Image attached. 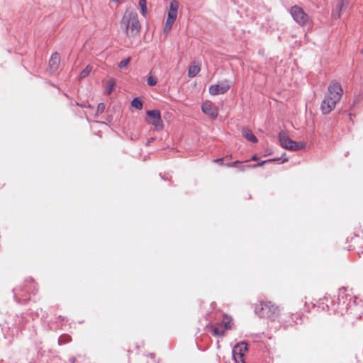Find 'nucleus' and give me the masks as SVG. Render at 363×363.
Listing matches in <instances>:
<instances>
[{
	"label": "nucleus",
	"instance_id": "e433bc0d",
	"mask_svg": "<svg viewBox=\"0 0 363 363\" xmlns=\"http://www.w3.org/2000/svg\"><path fill=\"white\" fill-rule=\"evenodd\" d=\"M245 167H244V166H243V167H242L240 168V169L242 171V170H244V169H245Z\"/></svg>",
	"mask_w": 363,
	"mask_h": 363
},
{
	"label": "nucleus",
	"instance_id": "58836bf2",
	"mask_svg": "<svg viewBox=\"0 0 363 363\" xmlns=\"http://www.w3.org/2000/svg\"><path fill=\"white\" fill-rule=\"evenodd\" d=\"M59 318H62V320H64L61 315H59Z\"/></svg>",
	"mask_w": 363,
	"mask_h": 363
},
{
	"label": "nucleus",
	"instance_id": "393cba45",
	"mask_svg": "<svg viewBox=\"0 0 363 363\" xmlns=\"http://www.w3.org/2000/svg\"><path fill=\"white\" fill-rule=\"evenodd\" d=\"M281 159V157H277V158H272V159H269L267 160H263L260 162H258L257 164H254L253 167H256L262 166L264 164L267 163V162H274V161H279Z\"/></svg>",
	"mask_w": 363,
	"mask_h": 363
},
{
	"label": "nucleus",
	"instance_id": "20e7f679",
	"mask_svg": "<svg viewBox=\"0 0 363 363\" xmlns=\"http://www.w3.org/2000/svg\"><path fill=\"white\" fill-rule=\"evenodd\" d=\"M121 27L124 28L128 37L133 38L140 30V23L138 15L133 12L125 13L121 22Z\"/></svg>",
	"mask_w": 363,
	"mask_h": 363
},
{
	"label": "nucleus",
	"instance_id": "b1692460",
	"mask_svg": "<svg viewBox=\"0 0 363 363\" xmlns=\"http://www.w3.org/2000/svg\"><path fill=\"white\" fill-rule=\"evenodd\" d=\"M147 83L148 86H154L157 83V79L155 77L151 75V72L150 73L149 76L147 77Z\"/></svg>",
	"mask_w": 363,
	"mask_h": 363
},
{
	"label": "nucleus",
	"instance_id": "9b49d317",
	"mask_svg": "<svg viewBox=\"0 0 363 363\" xmlns=\"http://www.w3.org/2000/svg\"><path fill=\"white\" fill-rule=\"evenodd\" d=\"M30 315L27 313H22L17 315L15 318V325L18 329H20L21 332L26 330L27 328L33 327V324L30 323Z\"/></svg>",
	"mask_w": 363,
	"mask_h": 363
},
{
	"label": "nucleus",
	"instance_id": "7ed1b4c3",
	"mask_svg": "<svg viewBox=\"0 0 363 363\" xmlns=\"http://www.w3.org/2000/svg\"><path fill=\"white\" fill-rule=\"evenodd\" d=\"M37 291L36 284L32 279L26 280L23 286H18L13 289V297L18 303L24 304L30 300L29 293H35Z\"/></svg>",
	"mask_w": 363,
	"mask_h": 363
},
{
	"label": "nucleus",
	"instance_id": "f03ea898",
	"mask_svg": "<svg viewBox=\"0 0 363 363\" xmlns=\"http://www.w3.org/2000/svg\"><path fill=\"white\" fill-rule=\"evenodd\" d=\"M355 297L346 289L343 288L339 290L337 301L332 305V310L334 312L343 314L349 311L355 303Z\"/></svg>",
	"mask_w": 363,
	"mask_h": 363
},
{
	"label": "nucleus",
	"instance_id": "f8f14e48",
	"mask_svg": "<svg viewBox=\"0 0 363 363\" xmlns=\"http://www.w3.org/2000/svg\"><path fill=\"white\" fill-rule=\"evenodd\" d=\"M230 88V84L228 81L225 80L220 84L211 85L209 87V93L211 95L223 94L226 93Z\"/></svg>",
	"mask_w": 363,
	"mask_h": 363
},
{
	"label": "nucleus",
	"instance_id": "2eb2a0df",
	"mask_svg": "<svg viewBox=\"0 0 363 363\" xmlns=\"http://www.w3.org/2000/svg\"><path fill=\"white\" fill-rule=\"evenodd\" d=\"M347 0H338L335 10L333 12V16L334 18H340L341 16L342 10L343 9H345V7H347Z\"/></svg>",
	"mask_w": 363,
	"mask_h": 363
},
{
	"label": "nucleus",
	"instance_id": "bb28decb",
	"mask_svg": "<svg viewBox=\"0 0 363 363\" xmlns=\"http://www.w3.org/2000/svg\"><path fill=\"white\" fill-rule=\"evenodd\" d=\"M172 25L173 23L167 21L164 27V32H169L172 29Z\"/></svg>",
	"mask_w": 363,
	"mask_h": 363
},
{
	"label": "nucleus",
	"instance_id": "9d476101",
	"mask_svg": "<svg viewBox=\"0 0 363 363\" xmlns=\"http://www.w3.org/2000/svg\"><path fill=\"white\" fill-rule=\"evenodd\" d=\"M148 118L147 121L148 123L154 125L157 129H161L163 126L162 121L161 118V113L157 109L150 110L147 111Z\"/></svg>",
	"mask_w": 363,
	"mask_h": 363
},
{
	"label": "nucleus",
	"instance_id": "72a5a7b5",
	"mask_svg": "<svg viewBox=\"0 0 363 363\" xmlns=\"http://www.w3.org/2000/svg\"><path fill=\"white\" fill-rule=\"evenodd\" d=\"M251 160H253V161H255V160H257V156H256V155H254V156H252V159H251Z\"/></svg>",
	"mask_w": 363,
	"mask_h": 363
},
{
	"label": "nucleus",
	"instance_id": "c9c22d12",
	"mask_svg": "<svg viewBox=\"0 0 363 363\" xmlns=\"http://www.w3.org/2000/svg\"><path fill=\"white\" fill-rule=\"evenodd\" d=\"M326 307H327V308H328V309H329V308H330V306H329V305H328V303H326Z\"/></svg>",
	"mask_w": 363,
	"mask_h": 363
},
{
	"label": "nucleus",
	"instance_id": "5701e85b",
	"mask_svg": "<svg viewBox=\"0 0 363 363\" xmlns=\"http://www.w3.org/2000/svg\"><path fill=\"white\" fill-rule=\"evenodd\" d=\"M72 340V338L68 335H62L58 339V344L62 345L67 342H69Z\"/></svg>",
	"mask_w": 363,
	"mask_h": 363
},
{
	"label": "nucleus",
	"instance_id": "1a4fd4ad",
	"mask_svg": "<svg viewBox=\"0 0 363 363\" xmlns=\"http://www.w3.org/2000/svg\"><path fill=\"white\" fill-rule=\"evenodd\" d=\"M230 320L227 315H224V319L221 323L211 325L212 333L217 337H221L224 335L225 330L230 329Z\"/></svg>",
	"mask_w": 363,
	"mask_h": 363
},
{
	"label": "nucleus",
	"instance_id": "423d86ee",
	"mask_svg": "<svg viewBox=\"0 0 363 363\" xmlns=\"http://www.w3.org/2000/svg\"><path fill=\"white\" fill-rule=\"evenodd\" d=\"M260 306V310L257 313L261 317L269 318L272 320H274L278 317L279 310L278 307L271 302H262Z\"/></svg>",
	"mask_w": 363,
	"mask_h": 363
},
{
	"label": "nucleus",
	"instance_id": "6ab92c4d",
	"mask_svg": "<svg viewBox=\"0 0 363 363\" xmlns=\"http://www.w3.org/2000/svg\"><path fill=\"white\" fill-rule=\"evenodd\" d=\"M115 86V81L113 79H108L105 85L106 92L108 95L111 94Z\"/></svg>",
	"mask_w": 363,
	"mask_h": 363
},
{
	"label": "nucleus",
	"instance_id": "a211bd4d",
	"mask_svg": "<svg viewBox=\"0 0 363 363\" xmlns=\"http://www.w3.org/2000/svg\"><path fill=\"white\" fill-rule=\"evenodd\" d=\"M200 72V67L197 65L192 64L189 65L188 70V76L190 78L196 77Z\"/></svg>",
	"mask_w": 363,
	"mask_h": 363
},
{
	"label": "nucleus",
	"instance_id": "f3484780",
	"mask_svg": "<svg viewBox=\"0 0 363 363\" xmlns=\"http://www.w3.org/2000/svg\"><path fill=\"white\" fill-rule=\"evenodd\" d=\"M242 135L249 141L252 143H257V137L252 133V132L247 129L245 128L242 130Z\"/></svg>",
	"mask_w": 363,
	"mask_h": 363
},
{
	"label": "nucleus",
	"instance_id": "f257e3e1",
	"mask_svg": "<svg viewBox=\"0 0 363 363\" xmlns=\"http://www.w3.org/2000/svg\"><path fill=\"white\" fill-rule=\"evenodd\" d=\"M328 94L325 95L320 105V109L323 114L330 113L340 101L342 95L341 85L336 82H332L328 88Z\"/></svg>",
	"mask_w": 363,
	"mask_h": 363
},
{
	"label": "nucleus",
	"instance_id": "f704fd0d",
	"mask_svg": "<svg viewBox=\"0 0 363 363\" xmlns=\"http://www.w3.org/2000/svg\"><path fill=\"white\" fill-rule=\"evenodd\" d=\"M287 160H288V159L286 157L283 158L281 163H284V162H286Z\"/></svg>",
	"mask_w": 363,
	"mask_h": 363
},
{
	"label": "nucleus",
	"instance_id": "4468645a",
	"mask_svg": "<svg viewBox=\"0 0 363 363\" xmlns=\"http://www.w3.org/2000/svg\"><path fill=\"white\" fill-rule=\"evenodd\" d=\"M60 62V56L58 53L55 52L52 55L49 61V70L52 74L55 73L59 67Z\"/></svg>",
	"mask_w": 363,
	"mask_h": 363
},
{
	"label": "nucleus",
	"instance_id": "c85d7f7f",
	"mask_svg": "<svg viewBox=\"0 0 363 363\" xmlns=\"http://www.w3.org/2000/svg\"><path fill=\"white\" fill-rule=\"evenodd\" d=\"M176 18H174V17H173V16H168V15H167V21H169V22H172V23H174V21L176 20Z\"/></svg>",
	"mask_w": 363,
	"mask_h": 363
},
{
	"label": "nucleus",
	"instance_id": "412c9836",
	"mask_svg": "<svg viewBox=\"0 0 363 363\" xmlns=\"http://www.w3.org/2000/svg\"><path fill=\"white\" fill-rule=\"evenodd\" d=\"M139 6L143 16H146L147 14V1L146 0H139Z\"/></svg>",
	"mask_w": 363,
	"mask_h": 363
},
{
	"label": "nucleus",
	"instance_id": "39448f33",
	"mask_svg": "<svg viewBox=\"0 0 363 363\" xmlns=\"http://www.w3.org/2000/svg\"><path fill=\"white\" fill-rule=\"evenodd\" d=\"M279 141L283 148L289 150H299L303 149L305 146L303 143H298L292 140L284 131H281L279 133Z\"/></svg>",
	"mask_w": 363,
	"mask_h": 363
},
{
	"label": "nucleus",
	"instance_id": "c756f323",
	"mask_svg": "<svg viewBox=\"0 0 363 363\" xmlns=\"http://www.w3.org/2000/svg\"><path fill=\"white\" fill-rule=\"evenodd\" d=\"M238 163H240V162L238 160H237L235 162L228 163L226 165L228 167H234L236 164H238Z\"/></svg>",
	"mask_w": 363,
	"mask_h": 363
},
{
	"label": "nucleus",
	"instance_id": "a878e982",
	"mask_svg": "<svg viewBox=\"0 0 363 363\" xmlns=\"http://www.w3.org/2000/svg\"><path fill=\"white\" fill-rule=\"evenodd\" d=\"M130 57H128L126 59H124L123 60H121L119 63H118V67L120 69H123V68H125L130 62Z\"/></svg>",
	"mask_w": 363,
	"mask_h": 363
},
{
	"label": "nucleus",
	"instance_id": "ddd939ff",
	"mask_svg": "<svg viewBox=\"0 0 363 363\" xmlns=\"http://www.w3.org/2000/svg\"><path fill=\"white\" fill-rule=\"evenodd\" d=\"M201 110L205 114L213 119H215L218 116L217 108L209 102L203 103L201 106Z\"/></svg>",
	"mask_w": 363,
	"mask_h": 363
},
{
	"label": "nucleus",
	"instance_id": "6e6552de",
	"mask_svg": "<svg viewBox=\"0 0 363 363\" xmlns=\"http://www.w3.org/2000/svg\"><path fill=\"white\" fill-rule=\"evenodd\" d=\"M290 13L294 20L301 25H305L308 20V15L304 12L303 9L298 6H294L290 9Z\"/></svg>",
	"mask_w": 363,
	"mask_h": 363
},
{
	"label": "nucleus",
	"instance_id": "473e14b6",
	"mask_svg": "<svg viewBox=\"0 0 363 363\" xmlns=\"http://www.w3.org/2000/svg\"><path fill=\"white\" fill-rule=\"evenodd\" d=\"M69 361L71 363H75L76 362V358L75 357H71L69 359Z\"/></svg>",
	"mask_w": 363,
	"mask_h": 363
},
{
	"label": "nucleus",
	"instance_id": "4be33fe9",
	"mask_svg": "<svg viewBox=\"0 0 363 363\" xmlns=\"http://www.w3.org/2000/svg\"><path fill=\"white\" fill-rule=\"evenodd\" d=\"M91 67L90 65H87L83 70L81 71L79 74V79H84L86 77L91 71Z\"/></svg>",
	"mask_w": 363,
	"mask_h": 363
},
{
	"label": "nucleus",
	"instance_id": "0eeeda50",
	"mask_svg": "<svg viewBox=\"0 0 363 363\" xmlns=\"http://www.w3.org/2000/svg\"><path fill=\"white\" fill-rule=\"evenodd\" d=\"M247 350V343L241 342L236 344L232 350V355L235 362L245 363L244 356Z\"/></svg>",
	"mask_w": 363,
	"mask_h": 363
},
{
	"label": "nucleus",
	"instance_id": "2f4dec72",
	"mask_svg": "<svg viewBox=\"0 0 363 363\" xmlns=\"http://www.w3.org/2000/svg\"><path fill=\"white\" fill-rule=\"evenodd\" d=\"M321 301V303H320V304H324V301H326L327 302L329 301L328 298H324V299L323 300H320Z\"/></svg>",
	"mask_w": 363,
	"mask_h": 363
},
{
	"label": "nucleus",
	"instance_id": "4c0bfd02",
	"mask_svg": "<svg viewBox=\"0 0 363 363\" xmlns=\"http://www.w3.org/2000/svg\"><path fill=\"white\" fill-rule=\"evenodd\" d=\"M359 257H362V255H363V251L361 253H359Z\"/></svg>",
	"mask_w": 363,
	"mask_h": 363
},
{
	"label": "nucleus",
	"instance_id": "aec40b11",
	"mask_svg": "<svg viewBox=\"0 0 363 363\" xmlns=\"http://www.w3.org/2000/svg\"><path fill=\"white\" fill-rule=\"evenodd\" d=\"M131 106L138 110L143 108V101L138 97L134 98L131 101Z\"/></svg>",
	"mask_w": 363,
	"mask_h": 363
},
{
	"label": "nucleus",
	"instance_id": "dca6fc26",
	"mask_svg": "<svg viewBox=\"0 0 363 363\" xmlns=\"http://www.w3.org/2000/svg\"><path fill=\"white\" fill-rule=\"evenodd\" d=\"M179 9V4L177 1L172 0L169 4V10L168 11V16L177 18V11Z\"/></svg>",
	"mask_w": 363,
	"mask_h": 363
},
{
	"label": "nucleus",
	"instance_id": "7c9ffc66",
	"mask_svg": "<svg viewBox=\"0 0 363 363\" xmlns=\"http://www.w3.org/2000/svg\"><path fill=\"white\" fill-rule=\"evenodd\" d=\"M223 158H218V159H216L214 160L215 162L219 164H223Z\"/></svg>",
	"mask_w": 363,
	"mask_h": 363
},
{
	"label": "nucleus",
	"instance_id": "cd10ccee",
	"mask_svg": "<svg viewBox=\"0 0 363 363\" xmlns=\"http://www.w3.org/2000/svg\"><path fill=\"white\" fill-rule=\"evenodd\" d=\"M106 106L104 103H99L97 107V111L100 113H103L105 110Z\"/></svg>",
	"mask_w": 363,
	"mask_h": 363
}]
</instances>
